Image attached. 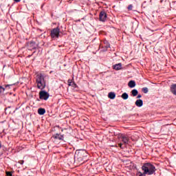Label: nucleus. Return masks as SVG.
<instances>
[{
    "instance_id": "17",
    "label": "nucleus",
    "mask_w": 176,
    "mask_h": 176,
    "mask_svg": "<svg viewBox=\"0 0 176 176\" xmlns=\"http://www.w3.org/2000/svg\"><path fill=\"white\" fill-rule=\"evenodd\" d=\"M121 97L123 100H127V98H129V94H127V93L124 92L122 94Z\"/></svg>"
},
{
    "instance_id": "28",
    "label": "nucleus",
    "mask_w": 176,
    "mask_h": 176,
    "mask_svg": "<svg viewBox=\"0 0 176 176\" xmlns=\"http://www.w3.org/2000/svg\"><path fill=\"white\" fill-rule=\"evenodd\" d=\"M0 148H2V145L1 144V142H0Z\"/></svg>"
},
{
    "instance_id": "5",
    "label": "nucleus",
    "mask_w": 176,
    "mask_h": 176,
    "mask_svg": "<svg viewBox=\"0 0 176 176\" xmlns=\"http://www.w3.org/2000/svg\"><path fill=\"white\" fill-rule=\"evenodd\" d=\"M40 99L41 100H47L49 97H50V95H49V93H47L46 91H41L39 92Z\"/></svg>"
},
{
    "instance_id": "3",
    "label": "nucleus",
    "mask_w": 176,
    "mask_h": 176,
    "mask_svg": "<svg viewBox=\"0 0 176 176\" xmlns=\"http://www.w3.org/2000/svg\"><path fill=\"white\" fill-rule=\"evenodd\" d=\"M87 156V152L85 150H80L79 152L76 153L74 155L75 160L77 162H83L84 157Z\"/></svg>"
},
{
    "instance_id": "1",
    "label": "nucleus",
    "mask_w": 176,
    "mask_h": 176,
    "mask_svg": "<svg viewBox=\"0 0 176 176\" xmlns=\"http://www.w3.org/2000/svg\"><path fill=\"white\" fill-rule=\"evenodd\" d=\"M142 170L144 174L152 175L156 171V168L151 163H146L142 166Z\"/></svg>"
},
{
    "instance_id": "16",
    "label": "nucleus",
    "mask_w": 176,
    "mask_h": 176,
    "mask_svg": "<svg viewBox=\"0 0 176 176\" xmlns=\"http://www.w3.org/2000/svg\"><path fill=\"white\" fill-rule=\"evenodd\" d=\"M68 85L69 86H72V87H76V84L74 82H72L71 80H68Z\"/></svg>"
},
{
    "instance_id": "2",
    "label": "nucleus",
    "mask_w": 176,
    "mask_h": 176,
    "mask_svg": "<svg viewBox=\"0 0 176 176\" xmlns=\"http://www.w3.org/2000/svg\"><path fill=\"white\" fill-rule=\"evenodd\" d=\"M36 83L38 89L43 90L46 87V80H45V76L42 74H37L36 76Z\"/></svg>"
},
{
    "instance_id": "12",
    "label": "nucleus",
    "mask_w": 176,
    "mask_h": 176,
    "mask_svg": "<svg viewBox=\"0 0 176 176\" xmlns=\"http://www.w3.org/2000/svg\"><path fill=\"white\" fill-rule=\"evenodd\" d=\"M170 91L174 94V96H176V84H173L170 87Z\"/></svg>"
},
{
    "instance_id": "9",
    "label": "nucleus",
    "mask_w": 176,
    "mask_h": 176,
    "mask_svg": "<svg viewBox=\"0 0 176 176\" xmlns=\"http://www.w3.org/2000/svg\"><path fill=\"white\" fill-rule=\"evenodd\" d=\"M136 107H138L139 108H141L144 105V101L141 99H138L135 102Z\"/></svg>"
},
{
    "instance_id": "13",
    "label": "nucleus",
    "mask_w": 176,
    "mask_h": 176,
    "mask_svg": "<svg viewBox=\"0 0 176 176\" xmlns=\"http://www.w3.org/2000/svg\"><path fill=\"white\" fill-rule=\"evenodd\" d=\"M108 97L111 100H115V98L116 97V94H115V92H109Z\"/></svg>"
},
{
    "instance_id": "21",
    "label": "nucleus",
    "mask_w": 176,
    "mask_h": 176,
    "mask_svg": "<svg viewBox=\"0 0 176 176\" xmlns=\"http://www.w3.org/2000/svg\"><path fill=\"white\" fill-rule=\"evenodd\" d=\"M5 91V88H3L2 86H0V94L2 93V91Z\"/></svg>"
},
{
    "instance_id": "22",
    "label": "nucleus",
    "mask_w": 176,
    "mask_h": 176,
    "mask_svg": "<svg viewBox=\"0 0 176 176\" xmlns=\"http://www.w3.org/2000/svg\"><path fill=\"white\" fill-rule=\"evenodd\" d=\"M6 175L8 176H12V172H6Z\"/></svg>"
},
{
    "instance_id": "27",
    "label": "nucleus",
    "mask_w": 176,
    "mask_h": 176,
    "mask_svg": "<svg viewBox=\"0 0 176 176\" xmlns=\"http://www.w3.org/2000/svg\"><path fill=\"white\" fill-rule=\"evenodd\" d=\"M9 85H5V87H9Z\"/></svg>"
},
{
    "instance_id": "25",
    "label": "nucleus",
    "mask_w": 176,
    "mask_h": 176,
    "mask_svg": "<svg viewBox=\"0 0 176 176\" xmlns=\"http://www.w3.org/2000/svg\"><path fill=\"white\" fill-rule=\"evenodd\" d=\"M19 163H21V164H24V161L21 160V161L19 162Z\"/></svg>"
},
{
    "instance_id": "23",
    "label": "nucleus",
    "mask_w": 176,
    "mask_h": 176,
    "mask_svg": "<svg viewBox=\"0 0 176 176\" xmlns=\"http://www.w3.org/2000/svg\"><path fill=\"white\" fill-rule=\"evenodd\" d=\"M122 145H123V144L120 143V144H119V146H120V148H123Z\"/></svg>"
},
{
    "instance_id": "4",
    "label": "nucleus",
    "mask_w": 176,
    "mask_h": 176,
    "mask_svg": "<svg viewBox=\"0 0 176 176\" xmlns=\"http://www.w3.org/2000/svg\"><path fill=\"white\" fill-rule=\"evenodd\" d=\"M51 37L54 39V38H59L60 36V28H54L51 31Z\"/></svg>"
},
{
    "instance_id": "26",
    "label": "nucleus",
    "mask_w": 176,
    "mask_h": 176,
    "mask_svg": "<svg viewBox=\"0 0 176 176\" xmlns=\"http://www.w3.org/2000/svg\"><path fill=\"white\" fill-rule=\"evenodd\" d=\"M20 1H21V0H14V2H16V3L20 2Z\"/></svg>"
},
{
    "instance_id": "18",
    "label": "nucleus",
    "mask_w": 176,
    "mask_h": 176,
    "mask_svg": "<svg viewBox=\"0 0 176 176\" xmlns=\"http://www.w3.org/2000/svg\"><path fill=\"white\" fill-rule=\"evenodd\" d=\"M131 94H132V96H133V97H135L136 96L138 95V91L137 89H133L131 91Z\"/></svg>"
},
{
    "instance_id": "20",
    "label": "nucleus",
    "mask_w": 176,
    "mask_h": 176,
    "mask_svg": "<svg viewBox=\"0 0 176 176\" xmlns=\"http://www.w3.org/2000/svg\"><path fill=\"white\" fill-rule=\"evenodd\" d=\"M128 10H133V5L131 4L128 6Z\"/></svg>"
},
{
    "instance_id": "8",
    "label": "nucleus",
    "mask_w": 176,
    "mask_h": 176,
    "mask_svg": "<svg viewBox=\"0 0 176 176\" xmlns=\"http://www.w3.org/2000/svg\"><path fill=\"white\" fill-rule=\"evenodd\" d=\"M54 140H59V141H63L64 140V135L56 133L52 136Z\"/></svg>"
},
{
    "instance_id": "11",
    "label": "nucleus",
    "mask_w": 176,
    "mask_h": 176,
    "mask_svg": "<svg viewBox=\"0 0 176 176\" xmlns=\"http://www.w3.org/2000/svg\"><path fill=\"white\" fill-rule=\"evenodd\" d=\"M113 69H116V71H119L120 69H122V63H118L113 66Z\"/></svg>"
},
{
    "instance_id": "14",
    "label": "nucleus",
    "mask_w": 176,
    "mask_h": 176,
    "mask_svg": "<svg viewBox=\"0 0 176 176\" xmlns=\"http://www.w3.org/2000/svg\"><path fill=\"white\" fill-rule=\"evenodd\" d=\"M129 87H131V89H133V87H135V81L131 80L128 83Z\"/></svg>"
},
{
    "instance_id": "6",
    "label": "nucleus",
    "mask_w": 176,
    "mask_h": 176,
    "mask_svg": "<svg viewBox=\"0 0 176 176\" xmlns=\"http://www.w3.org/2000/svg\"><path fill=\"white\" fill-rule=\"evenodd\" d=\"M99 19L100 21H105V20H107V13L105 11L100 12L99 14Z\"/></svg>"
},
{
    "instance_id": "24",
    "label": "nucleus",
    "mask_w": 176,
    "mask_h": 176,
    "mask_svg": "<svg viewBox=\"0 0 176 176\" xmlns=\"http://www.w3.org/2000/svg\"><path fill=\"white\" fill-rule=\"evenodd\" d=\"M141 97H142V96L141 94H139L138 95L137 98H141Z\"/></svg>"
},
{
    "instance_id": "19",
    "label": "nucleus",
    "mask_w": 176,
    "mask_h": 176,
    "mask_svg": "<svg viewBox=\"0 0 176 176\" xmlns=\"http://www.w3.org/2000/svg\"><path fill=\"white\" fill-rule=\"evenodd\" d=\"M142 91H143L144 93V94H146L148 93V87H143L142 89Z\"/></svg>"
},
{
    "instance_id": "7",
    "label": "nucleus",
    "mask_w": 176,
    "mask_h": 176,
    "mask_svg": "<svg viewBox=\"0 0 176 176\" xmlns=\"http://www.w3.org/2000/svg\"><path fill=\"white\" fill-rule=\"evenodd\" d=\"M120 138L124 145H127L130 141V139L124 135H121Z\"/></svg>"
},
{
    "instance_id": "10",
    "label": "nucleus",
    "mask_w": 176,
    "mask_h": 176,
    "mask_svg": "<svg viewBox=\"0 0 176 176\" xmlns=\"http://www.w3.org/2000/svg\"><path fill=\"white\" fill-rule=\"evenodd\" d=\"M36 43H35V42L34 41L30 42V43L29 44L30 50H34V49H36Z\"/></svg>"
},
{
    "instance_id": "15",
    "label": "nucleus",
    "mask_w": 176,
    "mask_h": 176,
    "mask_svg": "<svg viewBox=\"0 0 176 176\" xmlns=\"http://www.w3.org/2000/svg\"><path fill=\"white\" fill-rule=\"evenodd\" d=\"M38 115H45L46 113V110L43 108H40L38 109Z\"/></svg>"
}]
</instances>
